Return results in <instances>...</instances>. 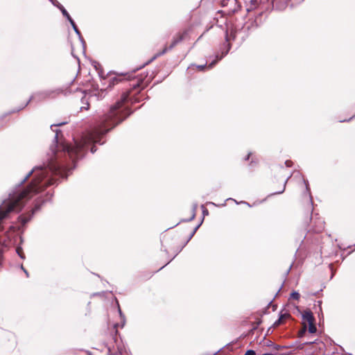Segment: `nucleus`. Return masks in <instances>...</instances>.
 <instances>
[{
  "label": "nucleus",
  "mask_w": 355,
  "mask_h": 355,
  "mask_svg": "<svg viewBox=\"0 0 355 355\" xmlns=\"http://www.w3.org/2000/svg\"><path fill=\"white\" fill-rule=\"evenodd\" d=\"M284 187H285V185L284 186V189L281 191H279L278 193H282L284 191Z\"/></svg>",
  "instance_id": "obj_23"
},
{
  "label": "nucleus",
  "mask_w": 355,
  "mask_h": 355,
  "mask_svg": "<svg viewBox=\"0 0 355 355\" xmlns=\"http://www.w3.org/2000/svg\"><path fill=\"white\" fill-rule=\"evenodd\" d=\"M182 40V36H180L179 39H175L173 44L170 46L169 49H172L180 40Z\"/></svg>",
  "instance_id": "obj_10"
},
{
  "label": "nucleus",
  "mask_w": 355,
  "mask_h": 355,
  "mask_svg": "<svg viewBox=\"0 0 355 355\" xmlns=\"http://www.w3.org/2000/svg\"><path fill=\"white\" fill-rule=\"evenodd\" d=\"M245 355H256V353L254 350L249 349L245 352Z\"/></svg>",
  "instance_id": "obj_12"
},
{
  "label": "nucleus",
  "mask_w": 355,
  "mask_h": 355,
  "mask_svg": "<svg viewBox=\"0 0 355 355\" xmlns=\"http://www.w3.org/2000/svg\"><path fill=\"white\" fill-rule=\"evenodd\" d=\"M166 50H167V49H165L161 54L164 53L166 51Z\"/></svg>",
  "instance_id": "obj_24"
},
{
  "label": "nucleus",
  "mask_w": 355,
  "mask_h": 355,
  "mask_svg": "<svg viewBox=\"0 0 355 355\" xmlns=\"http://www.w3.org/2000/svg\"><path fill=\"white\" fill-rule=\"evenodd\" d=\"M304 324L314 322V318L311 311H304L302 314Z\"/></svg>",
  "instance_id": "obj_1"
},
{
  "label": "nucleus",
  "mask_w": 355,
  "mask_h": 355,
  "mask_svg": "<svg viewBox=\"0 0 355 355\" xmlns=\"http://www.w3.org/2000/svg\"><path fill=\"white\" fill-rule=\"evenodd\" d=\"M17 253L19 254V256L21 259H24L25 258L24 254L23 251H22V249L21 248H17Z\"/></svg>",
  "instance_id": "obj_9"
},
{
  "label": "nucleus",
  "mask_w": 355,
  "mask_h": 355,
  "mask_svg": "<svg viewBox=\"0 0 355 355\" xmlns=\"http://www.w3.org/2000/svg\"><path fill=\"white\" fill-rule=\"evenodd\" d=\"M39 207L36 205L35 209L33 210V213L36 210L38 209Z\"/></svg>",
  "instance_id": "obj_21"
},
{
  "label": "nucleus",
  "mask_w": 355,
  "mask_h": 355,
  "mask_svg": "<svg viewBox=\"0 0 355 355\" xmlns=\"http://www.w3.org/2000/svg\"><path fill=\"white\" fill-rule=\"evenodd\" d=\"M52 2L53 3V5L57 7H58V5H60V3L58 1H57L56 0H54V1L52 0Z\"/></svg>",
  "instance_id": "obj_15"
},
{
  "label": "nucleus",
  "mask_w": 355,
  "mask_h": 355,
  "mask_svg": "<svg viewBox=\"0 0 355 355\" xmlns=\"http://www.w3.org/2000/svg\"><path fill=\"white\" fill-rule=\"evenodd\" d=\"M194 216H195V214H193V216H192V217H191V219H192V218H194Z\"/></svg>",
  "instance_id": "obj_25"
},
{
  "label": "nucleus",
  "mask_w": 355,
  "mask_h": 355,
  "mask_svg": "<svg viewBox=\"0 0 355 355\" xmlns=\"http://www.w3.org/2000/svg\"><path fill=\"white\" fill-rule=\"evenodd\" d=\"M112 81H113V83H114L115 82L117 83L118 82V78H114L112 79Z\"/></svg>",
  "instance_id": "obj_19"
},
{
  "label": "nucleus",
  "mask_w": 355,
  "mask_h": 355,
  "mask_svg": "<svg viewBox=\"0 0 355 355\" xmlns=\"http://www.w3.org/2000/svg\"><path fill=\"white\" fill-rule=\"evenodd\" d=\"M300 296V293L296 291H294L291 294V298H292L293 300H299Z\"/></svg>",
  "instance_id": "obj_7"
},
{
  "label": "nucleus",
  "mask_w": 355,
  "mask_h": 355,
  "mask_svg": "<svg viewBox=\"0 0 355 355\" xmlns=\"http://www.w3.org/2000/svg\"><path fill=\"white\" fill-rule=\"evenodd\" d=\"M88 99L89 98L87 96H85L83 98H82V101H83V103H85L87 104V106H82L80 107L81 110H87L88 109V106H89V103H88Z\"/></svg>",
  "instance_id": "obj_6"
},
{
  "label": "nucleus",
  "mask_w": 355,
  "mask_h": 355,
  "mask_svg": "<svg viewBox=\"0 0 355 355\" xmlns=\"http://www.w3.org/2000/svg\"><path fill=\"white\" fill-rule=\"evenodd\" d=\"M203 214H204V215L208 214V211L206 209H204Z\"/></svg>",
  "instance_id": "obj_20"
},
{
  "label": "nucleus",
  "mask_w": 355,
  "mask_h": 355,
  "mask_svg": "<svg viewBox=\"0 0 355 355\" xmlns=\"http://www.w3.org/2000/svg\"><path fill=\"white\" fill-rule=\"evenodd\" d=\"M205 67V65H198L197 66V68H198L200 70H202Z\"/></svg>",
  "instance_id": "obj_17"
},
{
  "label": "nucleus",
  "mask_w": 355,
  "mask_h": 355,
  "mask_svg": "<svg viewBox=\"0 0 355 355\" xmlns=\"http://www.w3.org/2000/svg\"><path fill=\"white\" fill-rule=\"evenodd\" d=\"M306 331V324H304L303 328L299 331V336L302 337Z\"/></svg>",
  "instance_id": "obj_8"
},
{
  "label": "nucleus",
  "mask_w": 355,
  "mask_h": 355,
  "mask_svg": "<svg viewBox=\"0 0 355 355\" xmlns=\"http://www.w3.org/2000/svg\"><path fill=\"white\" fill-rule=\"evenodd\" d=\"M20 219H21V223L24 225L25 223H26L29 220L30 218H26L25 216H21L20 217Z\"/></svg>",
  "instance_id": "obj_11"
},
{
  "label": "nucleus",
  "mask_w": 355,
  "mask_h": 355,
  "mask_svg": "<svg viewBox=\"0 0 355 355\" xmlns=\"http://www.w3.org/2000/svg\"><path fill=\"white\" fill-rule=\"evenodd\" d=\"M307 324H308V326H309V333H311V334L315 333L316 331H317V329H316L315 325L314 324V322H308Z\"/></svg>",
  "instance_id": "obj_3"
},
{
  "label": "nucleus",
  "mask_w": 355,
  "mask_h": 355,
  "mask_svg": "<svg viewBox=\"0 0 355 355\" xmlns=\"http://www.w3.org/2000/svg\"><path fill=\"white\" fill-rule=\"evenodd\" d=\"M288 314H283V315H282L280 316V318H279V320H277V321L275 322V324H275V326H277V325H279V324H282V323L283 320H284V319H285V318H288Z\"/></svg>",
  "instance_id": "obj_5"
},
{
  "label": "nucleus",
  "mask_w": 355,
  "mask_h": 355,
  "mask_svg": "<svg viewBox=\"0 0 355 355\" xmlns=\"http://www.w3.org/2000/svg\"><path fill=\"white\" fill-rule=\"evenodd\" d=\"M69 21L71 24L73 29H75V27H77L75 22L73 21V20L71 18L69 19Z\"/></svg>",
  "instance_id": "obj_13"
},
{
  "label": "nucleus",
  "mask_w": 355,
  "mask_h": 355,
  "mask_svg": "<svg viewBox=\"0 0 355 355\" xmlns=\"http://www.w3.org/2000/svg\"><path fill=\"white\" fill-rule=\"evenodd\" d=\"M217 62V60H215L214 61H213L212 62H211L209 66H208V68L209 69H211L213 67V66Z\"/></svg>",
  "instance_id": "obj_14"
},
{
  "label": "nucleus",
  "mask_w": 355,
  "mask_h": 355,
  "mask_svg": "<svg viewBox=\"0 0 355 355\" xmlns=\"http://www.w3.org/2000/svg\"><path fill=\"white\" fill-rule=\"evenodd\" d=\"M58 8L61 10L63 15L65 16L68 20L71 18L70 17V15H69V13L67 12V11L65 10V8L62 5H58Z\"/></svg>",
  "instance_id": "obj_4"
},
{
  "label": "nucleus",
  "mask_w": 355,
  "mask_h": 355,
  "mask_svg": "<svg viewBox=\"0 0 355 355\" xmlns=\"http://www.w3.org/2000/svg\"><path fill=\"white\" fill-rule=\"evenodd\" d=\"M21 268L24 271V272L26 275V276L28 277V273L27 270L23 267V266H21Z\"/></svg>",
  "instance_id": "obj_18"
},
{
  "label": "nucleus",
  "mask_w": 355,
  "mask_h": 355,
  "mask_svg": "<svg viewBox=\"0 0 355 355\" xmlns=\"http://www.w3.org/2000/svg\"><path fill=\"white\" fill-rule=\"evenodd\" d=\"M75 31V32L77 33V35H78L79 36L80 35V31H78V28L77 27H75V29H73Z\"/></svg>",
  "instance_id": "obj_16"
},
{
  "label": "nucleus",
  "mask_w": 355,
  "mask_h": 355,
  "mask_svg": "<svg viewBox=\"0 0 355 355\" xmlns=\"http://www.w3.org/2000/svg\"><path fill=\"white\" fill-rule=\"evenodd\" d=\"M91 151H92V153H94L96 151V150L94 149V146H92L91 148Z\"/></svg>",
  "instance_id": "obj_22"
},
{
  "label": "nucleus",
  "mask_w": 355,
  "mask_h": 355,
  "mask_svg": "<svg viewBox=\"0 0 355 355\" xmlns=\"http://www.w3.org/2000/svg\"><path fill=\"white\" fill-rule=\"evenodd\" d=\"M58 132H56V136H55V138H57V137H58Z\"/></svg>",
  "instance_id": "obj_26"
},
{
  "label": "nucleus",
  "mask_w": 355,
  "mask_h": 355,
  "mask_svg": "<svg viewBox=\"0 0 355 355\" xmlns=\"http://www.w3.org/2000/svg\"><path fill=\"white\" fill-rule=\"evenodd\" d=\"M226 40L230 42L231 40H234L235 38V32L231 29L230 32L227 31L226 33Z\"/></svg>",
  "instance_id": "obj_2"
}]
</instances>
